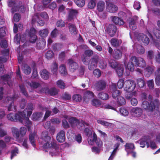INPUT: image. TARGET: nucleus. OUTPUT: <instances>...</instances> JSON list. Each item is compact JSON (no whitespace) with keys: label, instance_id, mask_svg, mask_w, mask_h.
Wrapping results in <instances>:
<instances>
[{"label":"nucleus","instance_id":"bf43d9fd","mask_svg":"<svg viewBox=\"0 0 160 160\" xmlns=\"http://www.w3.org/2000/svg\"><path fill=\"white\" fill-rule=\"evenodd\" d=\"M147 84L149 89H153L154 87V82L153 80L152 79L148 81L147 82Z\"/></svg>","mask_w":160,"mask_h":160},{"label":"nucleus","instance_id":"338daca9","mask_svg":"<svg viewBox=\"0 0 160 160\" xmlns=\"http://www.w3.org/2000/svg\"><path fill=\"white\" fill-rule=\"evenodd\" d=\"M124 80L123 79H119L117 83V86L118 88L119 89L122 88L123 86L124 87Z\"/></svg>","mask_w":160,"mask_h":160},{"label":"nucleus","instance_id":"412c9836","mask_svg":"<svg viewBox=\"0 0 160 160\" xmlns=\"http://www.w3.org/2000/svg\"><path fill=\"white\" fill-rule=\"evenodd\" d=\"M112 22L116 24L119 25H123L124 24V22L122 19L117 16H112L111 17Z\"/></svg>","mask_w":160,"mask_h":160},{"label":"nucleus","instance_id":"69168bd1","mask_svg":"<svg viewBox=\"0 0 160 160\" xmlns=\"http://www.w3.org/2000/svg\"><path fill=\"white\" fill-rule=\"evenodd\" d=\"M56 25L57 27L62 28L65 26V23L62 20L60 19L57 21Z\"/></svg>","mask_w":160,"mask_h":160},{"label":"nucleus","instance_id":"c9c22d12","mask_svg":"<svg viewBox=\"0 0 160 160\" xmlns=\"http://www.w3.org/2000/svg\"><path fill=\"white\" fill-rule=\"evenodd\" d=\"M108 63L109 66L112 68H115L119 65L115 60L113 59L109 60Z\"/></svg>","mask_w":160,"mask_h":160},{"label":"nucleus","instance_id":"b1692460","mask_svg":"<svg viewBox=\"0 0 160 160\" xmlns=\"http://www.w3.org/2000/svg\"><path fill=\"white\" fill-rule=\"evenodd\" d=\"M68 28L69 31L72 35H75L77 34L78 31L74 24L70 23H69L68 24Z\"/></svg>","mask_w":160,"mask_h":160},{"label":"nucleus","instance_id":"603ef678","mask_svg":"<svg viewBox=\"0 0 160 160\" xmlns=\"http://www.w3.org/2000/svg\"><path fill=\"white\" fill-rule=\"evenodd\" d=\"M57 85L58 87L61 89H64L65 88V85L62 80H60L57 82Z\"/></svg>","mask_w":160,"mask_h":160},{"label":"nucleus","instance_id":"bb28decb","mask_svg":"<svg viewBox=\"0 0 160 160\" xmlns=\"http://www.w3.org/2000/svg\"><path fill=\"white\" fill-rule=\"evenodd\" d=\"M41 77L44 79H48L49 77V72L46 69H43L40 72Z\"/></svg>","mask_w":160,"mask_h":160},{"label":"nucleus","instance_id":"49530a36","mask_svg":"<svg viewBox=\"0 0 160 160\" xmlns=\"http://www.w3.org/2000/svg\"><path fill=\"white\" fill-rule=\"evenodd\" d=\"M27 85L30 86V87L33 88H37L40 86V84L37 82H28Z\"/></svg>","mask_w":160,"mask_h":160},{"label":"nucleus","instance_id":"c756f323","mask_svg":"<svg viewBox=\"0 0 160 160\" xmlns=\"http://www.w3.org/2000/svg\"><path fill=\"white\" fill-rule=\"evenodd\" d=\"M142 107L145 110H148V111H151V104L150 103L147 101H143L141 105Z\"/></svg>","mask_w":160,"mask_h":160},{"label":"nucleus","instance_id":"72a5a7b5","mask_svg":"<svg viewBox=\"0 0 160 160\" xmlns=\"http://www.w3.org/2000/svg\"><path fill=\"white\" fill-rule=\"evenodd\" d=\"M59 71L62 75L64 76L68 74L66 67L64 64H62L60 66Z\"/></svg>","mask_w":160,"mask_h":160},{"label":"nucleus","instance_id":"393cba45","mask_svg":"<svg viewBox=\"0 0 160 160\" xmlns=\"http://www.w3.org/2000/svg\"><path fill=\"white\" fill-rule=\"evenodd\" d=\"M78 13V12L77 10L73 9L71 10L69 13L67 18L68 20L69 21L72 20L74 18L76 17V15H77Z\"/></svg>","mask_w":160,"mask_h":160},{"label":"nucleus","instance_id":"de8ad7c7","mask_svg":"<svg viewBox=\"0 0 160 160\" xmlns=\"http://www.w3.org/2000/svg\"><path fill=\"white\" fill-rule=\"evenodd\" d=\"M99 68L101 69H104L107 67V64L105 61L103 60H101L99 63Z\"/></svg>","mask_w":160,"mask_h":160},{"label":"nucleus","instance_id":"423d86ee","mask_svg":"<svg viewBox=\"0 0 160 160\" xmlns=\"http://www.w3.org/2000/svg\"><path fill=\"white\" fill-rule=\"evenodd\" d=\"M136 84L135 82L132 80H126L124 83V88L127 92H131L135 89Z\"/></svg>","mask_w":160,"mask_h":160},{"label":"nucleus","instance_id":"09e8293b","mask_svg":"<svg viewBox=\"0 0 160 160\" xmlns=\"http://www.w3.org/2000/svg\"><path fill=\"white\" fill-rule=\"evenodd\" d=\"M54 54V53L52 51L48 50L45 54V57L47 59L50 60L53 58Z\"/></svg>","mask_w":160,"mask_h":160},{"label":"nucleus","instance_id":"20e7f679","mask_svg":"<svg viewBox=\"0 0 160 160\" xmlns=\"http://www.w3.org/2000/svg\"><path fill=\"white\" fill-rule=\"evenodd\" d=\"M130 60L132 63L134 64L136 67L144 68L146 65L145 61L142 58H138L135 56H132Z\"/></svg>","mask_w":160,"mask_h":160},{"label":"nucleus","instance_id":"774afa93","mask_svg":"<svg viewBox=\"0 0 160 160\" xmlns=\"http://www.w3.org/2000/svg\"><path fill=\"white\" fill-rule=\"evenodd\" d=\"M153 44L155 46L160 50V39H156L153 40Z\"/></svg>","mask_w":160,"mask_h":160},{"label":"nucleus","instance_id":"13d9d810","mask_svg":"<svg viewBox=\"0 0 160 160\" xmlns=\"http://www.w3.org/2000/svg\"><path fill=\"white\" fill-rule=\"evenodd\" d=\"M58 91L55 88H52L50 89L49 94L51 96L56 95L58 94Z\"/></svg>","mask_w":160,"mask_h":160},{"label":"nucleus","instance_id":"e2e57ef3","mask_svg":"<svg viewBox=\"0 0 160 160\" xmlns=\"http://www.w3.org/2000/svg\"><path fill=\"white\" fill-rule=\"evenodd\" d=\"M137 52L140 54H142L145 52V49L142 46H138L137 48Z\"/></svg>","mask_w":160,"mask_h":160},{"label":"nucleus","instance_id":"e433bc0d","mask_svg":"<svg viewBox=\"0 0 160 160\" xmlns=\"http://www.w3.org/2000/svg\"><path fill=\"white\" fill-rule=\"evenodd\" d=\"M98 96L99 98L103 100H106L109 98L108 95L103 92L99 93L98 95Z\"/></svg>","mask_w":160,"mask_h":160},{"label":"nucleus","instance_id":"4468645a","mask_svg":"<svg viewBox=\"0 0 160 160\" xmlns=\"http://www.w3.org/2000/svg\"><path fill=\"white\" fill-rule=\"evenodd\" d=\"M94 97V94L92 91L87 90L84 92L83 99L86 102H88Z\"/></svg>","mask_w":160,"mask_h":160},{"label":"nucleus","instance_id":"9d476101","mask_svg":"<svg viewBox=\"0 0 160 160\" xmlns=\"http://www.w3.org/2000/svg\"><path fill=\"white\" fill-rule=\"evenodd\" d=\"M36 30L33 28H30V31L28 33L29 37V41L32 43H35L37 39V37L36 35Z\"/></svg>","mask_w":160,"mask_h":160},{"label":"nucleus","instance_id":"6ab92c4d","mask_svg":"<svg viewBox=\"0 0 160 160\" xmlns=\"http://www.w3.org/2000/svg\"><path fill=\"white\" fill-rule=\"evenodd\" d=\"M122 52L118 49H115L112 54L113 58L116 60H119L121 59L122 57Z\"/></svg>","mask_w":160,"mask_h":160},{"label":"nucleus","instance_id":"7ed1b4c3","mask_svg":"<svg viewBox=\"0 0 160 160\" xmlns=\"http://www.w3.org/2000/svg\"><path fill=\"white\" fill-rule=\"evenodd\" d=\"M93 51L91 49L85 50L81 56V60L85 65H88L91 57L93 54Z\"/></svg>","mask_w":160,"mask_h":160},{"label":"nucleus","instance_id":"58836bf2","mask_svg":"<svg viewBox=\"0 0 160 160\" xmlns=\"http://www.w3.org/2000/svg\"><path fill=\"white\" fill-rule=\"evenodd\" d=\"M78 120L76 118L71 117L68 119V122L72 127L76 125Z\"/></svg>","mask_w":160,"mask_h":160},{"label":"nucleus","instance_id":"f03ea898","mask_svg":"<svg viewBox=\"0 0 160 160\" xmlns=\"http://www.w3.org/2000/svg\"><path fill=\"white\" fill-rule=\"evenodd\" d=\"M25 116L24 111L18 112L14 115L12 113H10L7 116V119L12 122H18L21 123H23V117Z\"/></svg>","mask_w":160,"mask_h":160},{"label":"nucleus","instance_id":"6e6552de","mask_svg":"<svg viewBox=\"0 0 160 160\" xmlns=\"http://www.w3.org/2000/svg\"><path fill=\"white\" fill-rule=\"evenodd\" d=\"M106 84V82L105 80H98L95 83V88L98 91H102L105 89Z\"/></svg>","mask_w":160,"mask_h":160},{"label":"nucleus","instance_id":"a211bd4d","mask_svg":"<svg viewBox=\"0 0 160 160\" xmlns=\"http://www.w3.org/2000/svg\"><path fill=\"white\" fill-rule=\"evenodd\" d=\"M110 42L112 46L117 48L120 46L122 43V41L121 39L113 38L111 39Z\"/></svg>","mask_w":160,"mask_h":160},{"label":"nucleus","instance_id":"5fc2aeb1","mask_svg":"<svg viewBox=\"0 0 160 160\" xmlns=\"http://www.w3.org/2000/svg\"><path fill=\"white\" fill-rule=\"evenodd\" d=\"M135 20L133 18H130L129 22V26L130 28H132V29L136 28L134 26H133L135 23Z\"/></svg>","mask_w":160,"mask_h":160},{"label":"nucleus","instance_id":"7c9ffc66","mask_svg":"<svg viewBox=\"0 0 160 160\" xmlns=\"http://www.w3.org/2000/svg\"><path fill=\"white\" fill-rule=\"evenodd\" d=\"M117 102L118 106L124 105L126 103V102L124 98L122 96H119L117 99Z\"/></svg>","mask_w":160,"mask_h":160},{"label":"nucleus","instance_id":"864d4df0","mask_svg":"<svg viewBox=\"0 0 160 160\" xmlns=\"http://www.w3.org/2000/svg\"><path fill=\"white\" fill-rule=\"evenodd\" d=\"M135 64L132 63L131 61V62H128L127 66H126V68L128 69L130 71L132 72L134 71V69Z\"/></svg>","mask_w":160,"mask_h":160},{"label":"nucleus","instance_id":"f257e3e1","mask_svg":"<svg viewBox=\"0 0 160 160\" xmlns=\"http://www.w3.org/2000/svg\"><path fill=\"white\" fill-rule=\"evenodd\" d=\"M41 138L44 142L43 148L46 149H50L53 148L55 150H58L59 148V145L54 139H51L50 136H48V132L45 131L42 132Z\"/></svg>","mask_w":160,"mask_h":160},{"label":"nucleus","instance_id":"4d7b16f0","mask_svg":"<svg viewBox=\"0 0 160 160\" xmlns=\"http://www.w3.org/2000/svg\"><path fill=\"white\" fill-rule=\"evenodd\" d=\"M124 146L126 151L128 149H134L135 148L134 144L132 143H126Z\"/></svg>","mask_w":160,"mask_h":160},{"label":"nucleus","instance_id":"9b49d317","mask_svg":"<svg viewBox=\"0 0 160 160\" xmlns=\"http://www.w3.org/2000/svg\"><path fill=\"white\" fill-rule=\"evenodd\" d=\"M130 112L134 117H139L142 115V110L138 107H133L131 109Z\"/></svg>","mask_w":160,"mask_h":160},{"label":"nucleus","instance_id":"a878e982","mask_svg":"<svg viewBox=\"0 0 160 160\" xmlns=\"http://www.w3.org/2000/svg\"><path fill=\"white\" fill-rule=\"evenodd\" d=\"M150 103L151 112H152L154 110L156 107H158L160 104L159 101L157 99H155L154 100L151 101Z\"/></svg>","mask_w":160,"mask_h":160},{"label":"nucleus","instance_id":"5701e85b","mask_svg":"<svg viewBox=\"0 0 160 160\" xmlns=\"http://www.w3.org/2000/svg\"><path fill=\"white\" fill-rule=\"evenodd\" d=\"M11 78V76L10 74H7L2 76L1 77V80L3 82H7L8 85L10 86V84H9Z\"/></svg>","mask_w":160,"mask_h":160},{"label":"nucleus","instance_id":"a19ab883","mask_svg":"<svg viewBox=\"0 0 160 160\" xmlns=\"http://www.w3.org/2000/svg\"><path fill=\"white\" fill-rule=\"evenodd\" d=\"M39 35L42 37H46L48 34V31L47 29L45 28L39 31Z\"/></svg>","mask_w":160,"mask_h":160},{"label":"nucleus","instance_id":"1a4fd4ad","mask_svg":"<svg viewBox=\"0 0 160 160\" xmlns=\"http://www.w3.org/2000/svg\"><path fill=\"white\" fill-rule=\"evenodd\" d=\"M68 63L69 70L71 72H74L78 68V65L77 62L71 58L69 59L68 60Z\"/></svg>","mask_w":160,"mask_h":160},{"label":"nucleus","instance_id":"6e6d98bb","mask_svg":"<svg viewBox=\"0 0 160 160\" xmlns=\"http://www.w3.org/2000/svg\"><path fill=\"white\" fill-rule=\"evenodd\" d=\"M72 99L76 102H80L82 100V97L80 94H76L73 96Z\"/></svg>","mask_w":160,"mask_h":160},{"label":"nucleus","instance_id":"a18cd8bd","mask_svg":"<svg viewBox=\"0 0 160 160\" xmlns=\"http://www.w3.org/2000/svg\"><path fill=\"white\" fill-rule=\"evenodd\" d=\"M85 70V66L83 65L80 66L78 70V74L80 77H82L84 74Z\"/></svg>","mask_w":160,"mask_h":160},{"label":"nucleus","instance_id":"79ce46f5","mask_svg":"<svg viewBox=\"0 0 160 160\" xmlns=\"http://www.w3.org/2000/svg\"><path fill=\"white\" fill-rule=\"evenodd\" d=\"M137 83L138 87L143 88L145 86V83L144 78H139L137 79Z\"/></svg>","mask_w":160,"mask_h":160},{"label":"nucleus","instance_id":"3c124183","mask_svg":"<svg viewBox=\"0 0 160 160\" xmlns=\"http://www.w3.org/2000/svg\"><path fill=\"white\" fill-rule=\"evenodd\" d=\"M85 0H74L76 4L79 7H82L85 5Z\"/></svg>","mask_w":160,"mask_h":160},{"label":"nucleus","instance_id":"4be33fe9","mask_svg":"<svg viewBox=\"0 0 160 160\" xmlns=\"http://www.w3.org/2000/svg\"><path fill=\"white\" fill-rule=\"evenodd\" d=\"M22 119L23 123L22 124L27 126L28 130H29L31 128V125H32V123L31 121L29 120L28 117H26V114L25 116L24 117H23Z\"/></svg>","mask_w":160,"mask_h":160},{"label":"nucleus","instance_id":"2f4dec72","mask_svg":"<svg viewBox=\"0 0 160 160\" xmlns=\"http://www.w3.org/2000/svg\"><path fill=\"white\" fill-rule=\"evenodd\" d=\"M36 133L35 132H31L29 134V140L32 144V145L34 147L36 146L35 143V136Z\"/></svg>","mask_w":160,"mask_h":160},{"label":"nucleus","instance_id":"ea45409f","mask_svg":"<svg viewBox=\"0 0 160 160\" xmlns=\"http://www.w3.org/2000/svg\"><path fill=\"white\" fill-rule=\"evenodd\" d=\"M19 87L20 88V91L22 94L26 97L28 96V94L26 90L25 86L23 84L19 85Z\"/></svg>","mask_w":160,"mask_h":160},{"label":"nucleus","instance_id":"f3484780","mask_svg":"<svg viewBox=\"0 0 160 160\" xmlns=\"http://www.w3.org/2000/svg\"><path fill=\"white\" fill-rule=\"evenodd\" d=\"M65 132L63 131H61L57 134L56 137L57 140L59 142H64L65 140Z\"/></svg>","mask_w":160,"mask_h":160},{"label":"nucleus","instance_id":"37998d69","mask_svg":"<svg viewBox=\"0 0 160 160\" xmlns=\"http://www.w3.org/2000/svg\"><path fill=\"white\" fill-rule=\"evenodd\" d=\"M22 70L24 73L26 75L29 74L31 72V69L30 67L27 64L24 65Z\"/></svg>","mask_w":160,"mask_h":160},{"label":"nucleus","instance_id":"dca6fc26","mask_svg":"<svg viewBox=\"0 0 160 160\" xmlns=\"http://www.w3.org/2000/svg\"><path fill=\"white\" fill-rule=\"evenodd\" d=\"M34 108L33 104L31 102L28 103L27 104V108L25 109L23 111H24L25 114L27 112V116L30 117L32 114Z\"/></svg>","mask_w":160,"mask_h":160},{"label":"nucleus","instance_id":"c85d7f7f","mask_svg":"<svg viewBox=\"0 0 160 160\" xmlns=\"http://www.w3.org/2000/svg\"><path fill=\"white\" fill-rule=\"evenodd\" d=\"M85 125L88 126L89 125V124L83 120H81L80 121L78 120L76 126H77L79 129L81 130L83 128L85 127Z\"/></svg>","mask_w":160,"mask_h":160},{"label":"nucleus","instance_id":"ddd939ff","mask_svg":"<svg viewBox=\"0 0 160 160\" xmlns=\"http://www.w3.org/2000/svg\"><path fill=\"white\" fill-rule=\"evenodd\" d=\"M107 11L111 13L115 12L118 9V7L111 2H108L107 3Z\"/></svg>","mask_w":160,"mask_h":160},{"label":"nucleus","instance_id":"f8f14e48","mask_svg":"<svg viewBox=\"0 0 160 160\" xmlns=\"http://www.w3.org/2000/svg\"><path fill=\"white\" fill-rule=\"evenodd\" d=\"M138 39L140 42H142L144 45H147L149 42V39L147 35L143 33H140L138 35Z\"/></svg>","mask_w":160,"mask_h":160},{"label":"nucleus","instance_id":"0e129e2a","mask_svg":"<svg viewBox=\"0 0 160 160\" xmlns=\"http://www.w3.org/2000/svg\"><path fill=\"white\" fill-rule=\"evenodd\" d=\"M119 111L121 114L124 116H126L128 114V112L127 110L124 108H120Z\"/></svg>","mask_w":160,"mask_h":160},{"label":"nucleus","instance_id":"052dcab7","mask_svg":"<svg viewBox=\"0 0 160 160\" xmlns=\"http://www.w3.org/2000/svg\"><path fill=\"white\" fill-rule=\"evenodd\" d=\"M96 0H90L88 4V7L89 8L92 9L94 8L96 6Z\"/></svg>","mask_w":160,"mask_h":160},{"label":"nucleus","instance_id":"cd10ccee","mask_svg":"<svg viewBox=\"0 0 160 160\" xmlns=\"http://www.w3.org/2000/svg\"><path fill=\"white\" fill-rule=\"evenodd\" d=\"M46 44L45 39L43 38H42L41 40L39 41V42H37L36 46L38 49H42L45 47Z\"/></svg>","mask_w":160,"mask_h":160},{"label":"nucleus","instance_id":"c03bdc74","mask_svg":"<svg viewBox=\"0 0 160 160\" xmlns=\"http://www.w3.org/2000/svg\"><path fill=\"white\" fill-rule=\"evenodd\" d=\"M116 72L118 76L121 77L123 74L124 68L121 65H119L117 68Z\"/></svg>","mask_w":160,"mask_h":160},{"label":"nucleus","instance_id":"473e14b6","mask_svg":"<svg viewBox=\"0 0 160 160\" xmlns=\"http://www.w3.org/2000/svg\"><path fill=\"white\" fill-rule=\"evenodd\" d=\"M105 3L104 2L100 1L97 5V9L99 12L103 11L105 8Z\"/></svg>","mask_w":160,"mask_h":160},{"label":"nucleus","instance_id":"680f3d73","mask_svg":"<svg viewBox=\"0 0 160 160\" xmlns=\"http://www.w3.org/2000/svg\"><path fill=\"white\" fill-rule=\"evenodd\" d=\"M147 58L152 60L154 58V52L152 50L148 51L147 52Z\"/></svg>","mask_w":160,"mask_h":160},{"label":"nucleus","instance_id":"39448f33","mask_svg":"<svg viewBox=\"0 0 160 160\" xmlns=\"http://www.w3.org/2000/svg\"><path fill=\"white\" fill-rule=\"evenodd\" d=\"M100 57L97 54H94L90 59L88 64V68L90 70H93L97 66Z\"/></svg>","mask_w":160,"mask_h":160},{"label":"nucleus","instance_id":"0eeeda50","mask_svg":"<svg viewBox=\"0 0 160 160\" xmlns=\"http://www.w3.org/2000/svg\"><path fill=\"white\" fill-rule=\"evenodd\" d=\"M106 31L111 37H113L117 31V27L113 24H110L106 27Z\"/></svg>","mask_w":160,"mask_h":160},{"label":"nucleus","instance_id":"8fccbe9b","mask_svg":"<svg viewBox=\"0 0 160 160\" xmlns=\"http://www.w3.org/2000/svg\"><path fill=\"white\" fill-rule=\"evenodd\" d=\"M152 32L153 35L157 38L160 39V30L154 28L153 29Z\"/></svg>","mask_w":160,"mask_h":160},{"label":"nucleus","instance_id":"2eb2a0df","mask_svg":"<svg viewBox=\"0 0 160 160\" xmlns=\"http://www.w3.org/2000/svg\"><path fill=\"white\" fill-rule=\"evenodd\" d=\"M149 139V136H144L143 138L140 139L139 140L140 147L143 148L145 147L146 145L147 148L149 147V144L147 141Z\"/></svg>","mask_w":160,"mask_h":160},{"label":"nucleus","instance_id":"4c0bfd02","mask_svg":"<svg viewBox=\"0 0 160 160\" xmlns=\"http://www.w3.org/2000/svg\"><path fill=\"white\" fill-rule=\"evenodd\" d=\"M62 47V45L61 43H55L52 46V49L54 51H58Z\"/></svg>","mask_w":160,"mask_h":160},{"label":"nucleus","instance_id":"f704fd0d","mask_svg":"<svg viewBox=\"0 0 160 160\" xmlns=\"http://www.w3.org/2000/svg\"><path fill=\"white\" fill-rule=\"evenodd\" d=\"M11 130L14 137L16 139L18 138L20 136V132L18 129L15 127H12Z\"/></svg>","mask_w":160,"mask_h":160},{"label":"nucleus","instance_id":"aec40b11","mask_svg":"<svg viewBox=\"0 0 160 160\" xmlns=\"http://www.w3.org/2000/svg\"><path fill=\"white\" fill-rule=\"evenodd\" d=\"M37 22L39 25L41 26H43L44 24V21L43 20H40L38 14H36L32 18V23H34Z\"/></svg>","mask_w":160,"mask_h":160}]
</instances>
